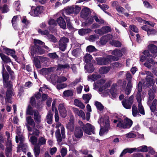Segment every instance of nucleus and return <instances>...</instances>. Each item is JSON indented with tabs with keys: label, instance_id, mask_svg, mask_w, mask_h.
Segmentation results:
<instances>
[{
	"label": "nucleus",
	"instance_id": "1",
	"mask_svg": "<svg viewBox=\"0 0 157 157\" xmlns=\"http://www.w3.org/2000/svg\"><path fill=\"white\" fill-rule=\"evenodd\" d=\"M98 122L101 127L99 134L100 136H102L108 131L109 125V117L107 116H103L100 118Z\"/></svg>",
	"mask_w": 157,
	"mask_h": 157
},
{
	"label": "nucleus",
	"instance_id": "2",
	"mask_svg": "<svg viewBox=\"0 0 157 157\" xmlns=\"http://www.w3.org/2000/svg\"><path fill=\"white\" fill-rule=\"evenodd\" d=\"M26 114L31 115H33V118L37 123L38 124L41 121V117L38 112L37 110L33 109L30 105H28V107Z\"/></svg>",
	"mask_w": 157,
	"mask_h": 157
},
{
	"label": "nucleus",
	"instance_id": "3",
	"mask_svg": "<svg viewBox=\"0 0 157 157\" xmlns=\"http://www.w3.org/2000/svg\"><path fill=\"white\" fill-rule=\"evenodd\" d=\"M148 49L151 53L150 54L147 50H145L143 52V54L148 57H152L155 58L157 56V47L156 45L151 44L148 46Z\"/></svg>",
	"mask_w": 157,
	"mask_h": 157
},
{
	"label": "nucleus",
	"instance_id": "4",
	"mask_svg": "<svg viewBox=\"0 0 157 157\" xmlns=\"http://www.w3.org/2000/svg\"><path fill=\"white\" fill-rule=\"evenodd\" d=\"M79 124L81 126L85 133L89 135L91 134L92 132L93 134L94 133V127L89 123H87L85 125L83 122L81 121H78Z\"/></svg>",
	"mask_w": 157,
	"mask_h": 157
},
{
	"label": "nucleus",
	"instance_id": "5",
	"mask_svg": "<svg viewBox=\"0 0 157 157\" xmlns=\"http://www.w3.org/2000/svg\"><path fill=\"white\" fill-rule=\"evenodd\" d=\"M132 124V121L131 120L126 118L124 119L123 123L121 120L119 121L117 126L121 128L125 129L130 128Z\"/></svg>",
	"mask_w": 157,
	"mask_h": 157
},
{
	"label": "nucleus",
	"instance_id": "6",
	"mask_svg": "<svg viewBox=\"0 0 157 157\" xmlns=\"http://www.w3.org/2000/svg\"><path fill=\"white\" fill-rule=\"evenodd\" d=\"M140 74L142 75H146V81L144 84L147 86L149 87L154 83V82L152 79L153 75L151 72L145 71L144 72L141 73Z\"/></svg>",
	"mask_w": 157,
	"mask_h": 157
},
{
	"label": "nucleus",
	"instance_id": "7",
	"mask_svg": "<svg viewBox=\"0 0 157 157\" xmlns=\"http://www.w3.org/2000/svg\"><path fill=\"white\" fill-rule=\"evenodd\" d=\"M50 78L53 83L55 85L56 83H61L67 80V78L63 76H59L52 75H51Z\"/></svg>",
	"mask_w": 157,
	"mask_h": 157
},
{
	"label": "nucleus",
	"instance_id": "8",
	"mask_svg": "<svg viewBox=\"0 0 157 157\" xmlns=\"http://www.w3.org/2000/svg\"><path fill=\"white\" fill-rule=\"evenodd\" d=\"M134 96H131L128 98H125L122 101L123 107L126 109H130L133 102Z\"/></svg>",
	"mask_w": 157,
	"mask_h": 157
},
{
	"label": "nucleus",
	"instance_id": "9",
	"mask_svg": "<svg viewBox=\"0 0 157 157\" xmlns=\"http://www.w3.org/2000/svg\"><path fill=\"white\" fill-rule=\"evenodd\" d=\"M43 11V7L42 6H38L34 8V7L32 6L31 9L29 13L31 15L34 17L37 16Z\"/></svg>",
	"mask_w": 157,
	"mask_h": 157
},
{
	"label": "nucleus",
	"instance_id": "10",
	"mask_svg": "<svg viewBox=\"0 0 157 157\" xmlns=\"http://www.w3.org/2000/svg\"><path fill=\"white\" fill-rule=\"evenodd\" d=\"M123 50H121L116 49L114 50L112 52L111 54L115 56L111 55L109 56V58H110L111 60H117L119 58L121 57L123 55L122 51Z\"/></svg>",
	"mask_w": 157,
	"mask_h": 157
},
{
	"label": "nucleus",
	"instance_id": "11",
	"mask_svg": "<svg viewBox=\"0 0 157 157\" xmlns=\"http://www.w3.org/2000/svg\"><path fill=\"white\" fill-rule=\"evenodd\" d=\"M69 41V39L66 37H62L59 42V49L62 51H64L67 47L66 43Z\"/></svg>",
	"mask_w": 157,
	"mask_h": 157
},
{
	"label": "nucleus",
	"instance_id": "12",
	"mask_svg": "<svg viewBox=\"0 0 157 157\" xmlns=\"http://www.w3.org/2000/svg\"><path fill=\"white\" fill-rule=\"evenodd\" d=\"M109 56H107L106 58H96V61L98 64L100 65H106L109 63L111 60L110 58H109Z\"/></svg>",
	"mask_w": 157,
	"mask_h": 157
},
{
	"label": "nucleus",
	"instance_id": "13",
	"mask_svg": "<svg viewBox=\"0 0 157 157\" xmlns=\"http://www.w3.org/2000/svg\"><path fill=\"white\" fill-rule=\"evenodd\" d=\"M44 52V51L37 44H35L32 48L31 54L33 57L34 54L37 53L41 54Z\"/></svg>",
	"mask_w": 157,
	"mask_h": 157
},
{
	"label": "nucleus",
	"instance_id": "14",
	"mask_svg": "<svg viewBox=\"0 0 157 157\" xmlns=\"http://www.w3.org/2000/svg\"><path fill=\"white\" fill-rule=\"evenodd\" d=\"M58 110L61 116L65 117L67 115V111L63 104H60L58 107Z\"/></svg>",
	"mask_w": 157,
	"mask_h": 157
},
{
	"label": "nucleus",
	"instance_id": "15",
	"mask_svg": "<svg viewBox=\"0 0 157 157\" xmlns=\"http://www.w3.org/2000/svg\"><path fill=\"white\" fill-rule=\"evenodd\" d=\"M90 13V12L89 8L85 7L82 10L81 12V16L82 18L86 19Z\"/></svg>",
	"mask_w": 157,
	"mask_h": 157
},
{
	"label": "nucleus",
	"instance_id": "16",
	"mask_svg": "<svg viewBox=\"0 0 157 157\" xmlns=\"http://www.w3.org/2000/svg\"><path fill=\"white\" fill-rule=\"evenodd\" d=\"M12 150V143L10 141L8 140L7 143L6 148V154L7 157H11Z\"/></svg>",
	"mask_w": 157,
	"mask_h": 157
},
{
	"label": "nucleus",
	"instance_id": "17",
	"mask_svg": "<svg viewBox=\"0 0 157 157\" xmlns=\"http://www.w3.org/2000/svg\"><path fill=\"white\" fill-rule=\"evenodd\" d=\"M83 132L81 128L76 127L75 128L74 135L75 137L78 139L81 138L83 136Z\"/></svg>",
	"mask_w": 157,
	"mask_h": 157
},
{
	"label": "nucleus",
	"instance_id": "18",
	"mask_svg": "<svg viewBox=\"0 0 157 157\" xmlns=\"http://www.w3.org/2000/svg\"><path fill=\"white\" fill-rule=\"evenodd\" d=\"M13 92L11 90H8L6 93V96L5 97L6 105L8 103H12L11 97L13 95Z\"/></svg>",
	"mask_w": 157,
	"mask_h": 157
},
{
	"label": "nucleus",
	"instance_id": "19",
	"mask_svg": "<svg viewBox=\"0 0 157 157\" xmlns=\"http://www.w3.org/2000/svg\"><path fill=\"white\" fill-rule=\"evenodd\" d=\"M156 92V87L155 86H152L151 88L148 91L149 98L150 100H152L154 98V93Z\"/></svg>",
	"mask_w": 157,
	"mask_h": 157
},
{
	"label": "nucleus",
	"instance_id": "20",
	"mask_svg": "<svg viewBox=\"0 0 157 157\" xmlns=\"http://www.w3.org/2000/svg\"><path fill=\"white\" fill-rule=\"evenodd\" d=\"M150 101L151 100L149 99L147 102V104L149 106L151 111L153 112L157 110V100L156 99L154 100L153 101L151 105V104Z\"/></svg>",
	"mask_w": 157,
	"mask_h": 157
},
{
	"label": "nucleus",
	"instance_id": "21",
	"mask_svg": "<svg viewBox=\"0 0 157 157\" xmlns=\"http://www.w3.org/2000/svg\"><path fill=\"white\" fill-rule=\"evenodd\" d=\"M72 109L75 114L81 117L83 119H85V115L83 111L79 110L77 108H75L73 107Z\"/></svg>",
	"mask_w": 157,
	"mask_h": 157
},
{
	"label": "nucleus",
	"instance_id": "22",
	"mask_svg": "<svg viewBox=\"0 0 157 157\" xmlns=\"http://www.w3.org/2000/svg\"><path fill=\"white\" fill-rule=\"evenodd\" d=\"M57 21L61 28L63 29H66V23L62 17H59L57 20Z\"/></svg>",
	"mask_w": 157,
	"mask_h": 157
},
{
	"label": "nucleus",
	"instance_id": "23",
	"mask_svg": "<svg viewBox=\"0 0 157 157\" xmlns=\"http://www.w3.org/2000/svg\"><path fill=\"white\" fill-rule=\"evenodd\" d=\"M137 149L136 147L132 148H127L125 149L121 153L120 157H121L123 156V155L127 153L131 154L135 151H136Z\"/></svg>",
	"mask_w": 157,
	"mask_h": 157
},
{
	"label": "nucleus",
	"instance_id": "24",
	"mask_svg": "<svg viewBox=\"0 0 157 157\" xmlns=\"http://www.w3.org/2000/svg\"><path fill=\"white\" fill-rule=\"evenodd\" d=\"M2 77L3 78V82L8 81L9 78V76L6 72L4 67V64H2Z\"/></svg>",
	"mask_w": 157,
	"mask_h": 157
},
{
	"label": "nucleus",
	"instance_id": "25",
	"mask_svg": "<svg viewBox=\"0 0 157 157\" xmlns=\"http://www.w3.org/2000/svg\"><path fill=\"white\" fill-rule=\"evenodd\" d=\"M74 120L70 118L69 122L66 126L67 128L70 131H73L74 129Z\"/></svg>",
	"mask_w": 157,
	"mask_h": 157
},
{
	"label": "nucleus",
	"instance_id": "26",
	"mask_svg": "<svg viewBox=\"0 0 157 157\" xmlns=\"http://www.w3.org/2000/svg\"><path fill=\"white\" fill-rule=\"evenodd\" d=\"M52 114L51 111L48 112L46 117V122L49 124L52 123Z\"/></svg>",
	"mask_w": 157,
	"mask_h": 157
},
{
	"label": "nucleus",
	"instance_id": "27",
	"mask_svg": "<svg viewBox=\"0 0 157 157\" xmlns=\"http://www.w3.org/2000/svg\"><path fill=\"white\" fill-rule=\"evenodd\" d=\"M110 70L109 67H102L100 68L99 72L101 74H105L108 72Z\"/></svg>",
	"mask_w": 157,
	"mask_h": 157
},
{
	"label": "nucleus",
	"instance_id": "28",
	"mask_svg": "<svg viewBox=\"0 0 157 157\" xmlns=\"http://www.w3.org/2000/svg\"><path fill=\"white\" fill-rule=\"evenodd\" d=\"M74 104L82 109H83L85 107V106L81 101L78 99H75Z\"/></svg>",
	"mask_w": 157,
	"mask_h": 157
},
{
	"label": "nucleus",
	"instance_id": "29",
	"mask_svg": "<svg viewBox=\"0 0 157 157\" xmlns=\"http://www.w3.org/2000/svg\"><path fill=\"white\" fill-rule=\"evenodd\" d=\"M101 78V76L100 75L93 74L89 76L88 77V78L89 80H91L94 81Z\"/></svg>",
	"mask_w": 157,
	"mask_h": 157
},
{
	"label": "nucleus",
	"instance_id": "30",
	"mask_svg": "<svg viewBox=\"0 0 157 157\" xmlns=\"http://www.w3.org/2000/svg\"><path fill=\"white\" fill-rule=\"evenodd\" d=\"M33 62L36 67L38 68H40L41 67L40 62L38 58V56L34 57L33 60Z\"/></svg>",
	"mask_w": 157,
	"mask_h": 157
},
{
	"label": "nucleus",
	"instance_id": "31",
	"mask_svg": "<svg viewBox=\"0 0 157 157\" xmlns=\"http://www.w3.org/2000/svg\"><path fill=\"white\" fill-rule=\"evenodd\" d=\"M56 127L57 128L60 127L61 131V133L63 138H65V128L64 126L61 124L59 122H58L56 126Z\"/></svg>",
	"mask_w": 157,
	"mask_h": 157
},
{
	"label": "nucleus",
	"instance_id": "32",
	"mask_svg": "<svg viewBox=\"0 0 157 157\" xmlns=\"http://www.w3.org/2000/svg\"><path fill=\"white\" fill-rule=\"evenodd\" d=\"M1 50H0V56L2 60L5 63H9L11 62L10 59L7 56L1 53Z\"/></svg>",
	"mask_w": 157,
	"mask_h": 157
},
{
	"label": "nucleus",
	"instance_id": "33",
	"mask_svg": "<svg viewBox=\"0 0 157 157\" xmlns=\"http://www.w3.org/2000/svg\"><path fill=\"white\" fill-rule=\"evenodd\" d=\"M26 121L28 123L27 124H29L31 125L33 127H35V123L33 120L30 116H29L26 117Z\"/></svg>",
	"mask_w": 157,
	"mask_h": 157
},
{
	"label": "nucleus",
	"instance_id": "34",
	"mask_svg": "<svg viewBox=\"0 0 157 157\" xmlns=\"http://www.w3.org/2000/svg\"><path fill=\"white\" fill-rule=\"evenodd\" d=\"M91 31V30L90 29H82L79 30L78 33L80 35L82 36L90 33Z\"/></svg>",
	"mask_w": 157,
	"mask_h": 157
},
{
	"label": "nucleus",
	"instance_id": "35",
	"mask_svg": "<svg viewBox=\"0 0 157 157\" xmlns=\"http://www.w3.org/2000/svg\"><path fill=\"white\" fill-rule=\"evenodd\" d=\"M88 18L86 22H83L82 25L85 26H89L90 24H92L94 21V17H90Z\"/></svg>",
	"mask_w": 157,
	"mask_h": 157
},
{
	"label": "nucleus",
	"instance_id": "36",
	"mask_svg": "<svg viewBox=\"0 0 157 157\" xmlns=\"http://www.w3.org/2000/svg\"><path fill=\"white\" fill-rule=\"evenodd\" d=\"M117 85L116 84H113L111 86L110 90V92L113 98H115L117 95L116 93H115V87Z\"/></svg>",
	"mask_w": 157,
	"mask_h": 157
},
{
	"label": "nucleus",
	"instance_id": "37",
	"mask_svg": "<svg viewBox=\"0 0 157 157\" xmlns=\"http://www.w3.org/2000/svg\"><path fill=\"white\" fill-rule=\"evenodd\" d=\"M24 137L21 134L17 136H16V141L17 143H18L19 142L18 140L19 139L20 141V143L19 144H20V146H22V143H23L24 140Z\"/></svg>",
	"mask_w": 157,
	"mask_h": 157
},
{
	"label": "nucleus",
	"instance_id": "38",
	"mask_svg": "<svg viewBox=\"0 0 157 157\" xmlns=\"http://www.w3.org/2000/svg\"><path fill=\"white\" fill-rule=\"evenodd\" d=\"M70 68L69 65L67 64H59L57 67V70H61L63 69H68Z\"/></svg>",
	"mask_w": 157,
	"mask_h": 157
},
{
	"label": "nucleus",
	"instance_id": "39",
	"mask_svg": "<svg viewBox=\"0 0 157 157\" xmlns=\"http://www.w3.org/2000/svg\"><path fill=\"white\" fill-rule=\"evenodd\" d=\"M56 69L55 67H51L48 68H45L42 69V71L46 74H48L52 72Z\"/></svg>",
	"mask_w": 157,
	"mask_h": 157
},
{
	"label": "nucleus",
	"instance_id": "40",
	"mask_svg": "<svg viewBox=\"0 0 157 157\" xmlns=\"http://www.w3.org/2000/svg\"><path fill=\"white\" fill-rule=\"evenodd\" d=\"M63 94L66 97L72 96L73 95V91L71 90H67L63 92Z\"/></svg>",
	"mask_w": 157,
	"mask_h": 157
},
{
	"label": "nucleus",
	"instance_id": "41",
	"mask_svg": "<svg viewBox=\"0 0 157 157\" xmlns=\"http://www.w3.org/2000/svg\"><path fill=\"white\" fill-rule=\"evenodd\" d=\"M85 68L87 70V71L89 73L92 72L94 70V68L91 64H86Z\"/></svg>",
	"mask_w": 157,
	"mask_h": 157
},
{
	"label": "nucleus",
	"instance_id": "42",
	"mask_svg": "<svg viewBox=\"0 0 157 157\" xmlns=\"http://www.w3.org/2000/svg\"><path fill=\"white\" fill-rule=\"evenodd\" d=\"M46 139L44 137H40L38 138L37 145L40 146L46 144Z\"/></svg>",
	"mask_w": 157,
	"mask_h": 157
},
{
	"label": "nucleus",
	"instance_id": "43",
	"mask_svg": "<svg viewBox=\"0 0 157 157\" xmlns=\"http://www.w3.org/2000/svg\"><path fill=\"white\" fill-rule=\"evenodd\" d=\"M73 9V6L66 7L65 9L66 14L67 15H70L71 13H74Z\"/></svg>",
	"mask_w": 157,
	"mask_h": 157
},
{
	"label": "nucleus",
	"instance_id": "44",
	"mask_svg": "<svg viewBox=\"0 0 157 157\" xmlns=\"http://www.w3.org/2000/svg\"><path fill=\"white\" fill-rule=\"evenodd\" d=\"M40 147L37 145H36L34 147L33 149L34 152L35 156L36 157L40 154Z\"/></svg>",
	"mask_w": 157,
	"mask_h": 157
},
{
	"label": "nucleus",
	"instance_id": "45",
	"mask_svg": "<svg viewBox=\"0 0 157 157\" xmlns=\"http://www.w3.org/2000/svg\"><path fill=\"white\" fill-rule=\"evenodd\" d=\"M132 111L133 116L136 117L139 115V112L138 111L136 107L133 105L132 107Z\"/></svg>",
	"mask_w": 157,
	"mask_h": 157
},
{
	"label": "nucleus",
	"instance_id": "46",
	"mask_svg": "<svg viewBox=\"0 0 157 157\" xmlns=\"http://www.w3.org/2000/svg\"><path fill=\"white\" fill-rule=\"evenodd\" d=\"M84 59L86 63H89L92 60V57L90 54L87 53L85 55Z\"/></svg>",
	"mask_w": 157,
	"mask_h": 157
},
{
	"label": "nucleus",
	"instance_id": "47",
	"mask_svg": "<svg viewBox=\"0 0 157 157\" xmlns=\"http://www.w3.org/2000/svg\"><path fill=\"white\" fill-rule=\"evenodd\" d=\"M6 67L7 70L8 72L11 76V79L12 80L14 79L15 78V77L14 76L13 71L11 70L10 67H9L8 65H6Z\"/></svg>",
	"mask_w": 157,
	"mask_h": 157
},
{
	"label": "nucleus",
	"instance_id": "48",
	"mask_svg": "<svg viewBox=\"0 0 157 157\" xmlns=\"http://www.w3.org/2000/svg\"><path fill=\"white\" fill-rule=\"evenodd\" d=\"M132 87V85L131 83L130 82H128L125 91V92L126 94L128 95L130 94L131 92Z\"/></svg>",
	"mask_w": 157,
	"mask_h": 157
},
{
	"label": "nucleus",
	"instance_id": "49",
	"mask_svg": "<svg viewBox=\"0 0 157 157\" xmlns=\"http://www.w3.org/2000/svg\"><path fill=\"white\" fill-rule=\"evenodd\" d=\"M110 44L112 45L117 47H120L121 45V44L120 41L116 40H113L110 42Z\"/></svg>",
	"mask_w": 157,
	"mask_h": 157
},
{
	"label": "nucleus",
	"instance_id": "50",
	"mask_svg": "<svg viewBox=\"0 0 157 157\" xmlns=\"http://www.w3.org/2000/svg\"><path fill=\"white\" fill-rule=\"evenodd\" d=\"M91 97V94H84L82 98L86 103H88Z\"/></svg>",
	"mask_w": 157,
	"mask_h": 157
},
{
	"label": "nucleus",
	"instance_id": "51",
	"mask_svg": "<svg viewBox=\"0 0 157 157\" xmlns=\"http://www.w3.org/2000/svg\"><path fill=\"white\" fill-rule=\"evenodd\" d=\"M87 52H96L97 51L95 47L92 45H89L86 48Z\"/></svg>",
	"mask_w": 157,
	"mask_h": 157
},
{
	"label": "nucleus",
	"instance_id": "52",
	"mask_svg": "<svg viewBox=\"0 0 157 157\" xmlns=\"http://www.w3.org/2000/svg\"><path fill=\"white\" fill-rule=\"evenodd\" d=\"M138 107L139 112L141 114L144 115L145 114L144 109L141 103H138Z\"/></svg>",
	"mask_w": 157,
	"mask_h": 157
},
{
	"label": "nucleus",
	"instance_id": "53",
	"mask_svg": "<svg viewBox=\"0 0 157 157\" xmlns=\"http://www.w3.org/2000/svg\"><path fill=\"white\" fill-rule=\"evenodd\" d=\"M56 137L58 142H60L62 140V137L61 136L59 129L57 130L56 132Z\"/></svg>",
	"mask_w": 157,
	"mask_h": 157
},
{
	"label": "nucleus",
	"instance_id": "54",
	"mask_svg": "<svg viewBox=\"0 0 157 157\" xmlns=\"http://www.w3.org/2000/svg\"><path fill=\"white\" fill-rule=\"evenodd\" d=\"M46 38L50 41L53 42H55L57 41V39L56 37L53 35L51 34H48Z\"/></svg>",
	"mask_w": 157,
	"mask_h": 157
},
{
	"label": "nucleus",
	"instance_id": "55",
	"mask_svg": "<svg viewBox=\"0 0 157 157\" xmlns=\"http://www.w3.org/2000/svg\"><path fill=\"white\" fill-rule=\"evenodd\" d=\"M30 141L31 142L32 144L35 145H37L36 143L37 141V139L35 136H31L30 138Z\"/></svg>",
	"mask_w": 157,
	"mask_h": 157
},
{
	"label": "nucleus",
	"instance_id": "56",
	"mask_svg": "<svg viewBox=\"0 0 157 157\" xmlns=\"http://www.w3.org/2000/svg\"><path fill=\"white\" fill-rule=\"evenodd\" d=\"M95 105L98 110L101 111L103 109L104 107L101 103L96 101L95 102Z\"/></svg>",
	"mask_w": 157,
	"mask_h": 157
},
{
	"label": "nucleus",
	"instance_id": "57",
	"mask_svg": "<svg viewBox=\"0 0 157 157\" xmlns=\"http://www.w3.org/2000/svg\"><path fill=\"white\" fill-rule=\"evenodd\" d=\"M136 151L146 152L147 151V147L146 146H143L137 148Z\"/></svg>",
	"mask_w": 157,
	"mask_h": 157
},
{
	"label": "nucleus",
	"instance_id": "58",
	"mask_svg": "<svg viewBox=\"0 0 157 157\" xmlns=\"http://www.w3.org/2000/svg\"><path fill=\"white\" fill-rule=\"evenodd\" d=\"M126 137L128 138H135L136 137V134L132 132H131L125 135Z\"/></svg>",
	"mask_w": 157,
	"mask_h": 157
},
{
	"label": "nucleus",
	"instance_id": "59",
	"mask_svg": "<svg viewBox=\"0 0 157 157\" xmlns=\"http://www.w3.org/2000/svg\"><path fill=\"white\" fill-rule=\"evenodd\" d=\"M74 8L73 11L74 13L75 14H77L80 11L81 8L80 6H73Z\"/></svg>",
	"mask_w": 157,
	"mask_h": 157
},
{
	"label": "nucleus",
	"instance_id": "60",
	"mask_svg": "<svg viewBox=\"0 0 157 157\" xmlns=\"http://www.w3.org/2000/svg\"><path fill=\"white\" fill-rule=\"evenodd\" d=\"M48 23L49 25L51 27L56 26L57 24V23L56 21L52 19H50L49 20Z\"/></svg>",
	"mask_w": 157,
	"mask_h": 157
},
{
	"label": "nucleus",
	"instance_id": "61",
	"mask_svg": "<svg viewBox=\"0 0 157 157\" xmlns=\"http://www.w3.org/2000/svg\"><path fill=\"white\" fill-rule=\"evenodd\" d=\"M94 18L95 21L99 24H102L104 22V21L102 19L99 18L96 16H94Z\"/></svg>",
	"mask_w": 157,
	"mask_h": 157
},
{
	"label": "nucleus",
	"instance_id": "62",
	"mask_svg": "<svg viewBox=\"0 0 157 157\" xmlns=\"http://www.w3.org/2000/svg\"><path fill=\"white\" fill-rule=\"evenodd\" d=\"M99 38V37L98 35H92L90 37L89 40L90 41H94L95 40L98 39Z\"/></svg>",
	"mask_w": 157,
	"mask_h": 157
},
{
	"label": "nucleus",
	"instance_id": "63",
	"mask_svg": "<svg viewBox=\"0 0 157 157\" xmlns=\"http://www.w3.org/2000/svg\"><path fill=\"white\" fill-rule=\"evenodd\" d=\"M67 150L65 147L62 148L60 151V153L62 157H65L67 154Z\"/></svg>",
	"mask_w": 157,
	"mask_h": 157
},
{
	"label": "nucleus",
	"instance_id": "64",
	"mask_svg": "<svg viewBox=\"0 0 157 157\" xmlns=\"http://www.w3.org/2000/svg\"><path fill=\"white\" fill-rule=\"evenodd\" d=\"M67 85L65 83H61L58 84L56 86L58 90L63 89L67 87Z\"/></svg>",
	"mask_w": 157,
	"mask_h": 157
}]
</instances>
